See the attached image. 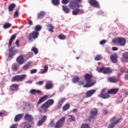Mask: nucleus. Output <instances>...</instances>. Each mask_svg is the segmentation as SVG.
<instances>
[{
  "label": "nucleus",
  "instance_id": "f257e3e1",
  "mask_svg": "<svg viewBox=\"0 0 128 128\" xmlns=\"http://www.w3.org/2000/svg\"><path fill=\"white\" fill-rule=\"evenodd\" d=\"M84 76L86 84L84 86V88H90V86H94L96 83V81L92 80V73L86 74Z\"/></svg>",
  "mask_w": 128,
  "mask_h": 128
},
{
  "label": "nucleus",
  "instance_id": "f03ea898",
  "mask_svg": "<svg viewBox=\"0 0 128 128\" xmlns=\"http://www.w3.org/2000/svg\"><path fill=\"white\" fill-rule=\"evenodd\" d=\"M40 36V32L37 31H33L32 32H30L27 36V38L29 42H33L34 40H36Z\"/></svg>",
  "mask_w": 128,
  "mask_h": 128
},
{
  "label": "nucleus",
  "instance_id": "7ed1b4c3",
  "mask_svg": "<svg viewBox=\"0 0 128 128\" xmlns=\"http://www.w3.org/2000/svg\"><path fill=\"white\" fill-rule=\"evenodd\" d=\"M112 42L114 44H118L120 46H126V38L122 37H119L114 38L112 40Z\"/></svg>",
  "mask_w": 128,
  "mask_h": 128
},
{
  "label": "nucleus",
  "instance_id": "20e7f679",
  "mask_svg": "<svg viewBox=\"0 0 128 128\" xmlns=\"http://www.w3.org/2000/svg\"><path fill=\"white\" fill-rule=\"evenodd\" d=\"M26 78V74L16 75L13 76L11 82H24Z\"/></svg>",
  "mask_w": 128,
  "mask_h": 128
},
{
  "label": "nucleus",
  "instance_id": "39448f33",
  "mask_svg": "<svg viewBox=\"0 0 128 128\" xmlns=\"http://www.w3.org/2000/svg\"><path fill=\"white\" fill-rule=\"evenodd\" d=\"M98 72H102V74H110L114 70L112 69V68H110L108 67L102 66L99 69H98Z\"/></svg>",
  "mask_w": 128,
  "mask_h": 128
},
{
  "label": "nucleus",
  "instance_id": "423d86ee",
  "mask_svg": "<svg viewBox=\"0 0 128 128\" xmlns=\"http://www.w3.org/2000/svg\"><path fill=\"white\" fill-rule=\"evenodd\" d=\"M64 122H66V118L62 117L60 120L58 121L55 124V128H62L64 124Z\"/></svg>",
  "mask_w": 128,
  "mask_h": 128
},
{
  "label": "nucleus",
  "instance_id": "0eeeda50",
  "mask_svg": "<svg viewBox=\"0 0 128 128\" xmlns=\"http://www.w3.org/2000/svg\"><path fill=\"white\" fill-rule=\"evenodd\" d=\"M14 46H12L9 49V53L8 54V58H12L14 56L15 54H16V53L18 52V50H15Z\"/></svg>",
  "mask_w": 128,
  "mask_h": 128
},
{
  "label": "nucleus",
  "instance_id": "6e6552de",
  "mask_svg": "<svg viewBox=\"0 0 128 128\" xmlns=\"http://www.w3.org/2000/svg\"><path fill=\"white\" fill-rule=\"evenodd\" d=\"M98 114V110H93L90 112V116L88 117V120L92 122L96 118V116Z\"/></svg>",
  "mask_w": 128,
  "mask_h": 128
},
{
  "label": "nucleus",
  "instance_id": "1a4fd4ad",
  "mask_svg": "<svg viewBox=\"0 0 128 128\" xmlns=\"http://www.w3.org/2000/svg\"><path fill=\"white\" fill-rule=\"evenodd\" d=\"M69 8L71 10H74L75 8H79L80 6V4H78L75 1H71L69 4H68Z\"/></svg>",
  "mask_w": 128,
  "mask_h": 128
},
{
  "label": "nucleus",
  "instance_id": "9d476101",
  "mask_svg": "<svg viewBox=\"0 0 128 128\" xmlns=\"http://www.w3.org/2000/svg\"><path fill=\"white\" fill-rule=\"evenodd\" d=\"M89 4L90 6L96 8H100V3L96 0H89Z\"/></svg>",
  "mask_w": 128,
  "mask_h": 128
},
{
  "label": "nucleus",
  "instance_id": "9b49d317",
  "mask_svg": "<svg viewBox=\"0 0 128 128\" xmlns=\"http://www.w3.org/2000/svg\"><path fill=\"white\" fill-rule=\"evenodd\" d=\"M122 120V118H119L114 121V122H112L109 126H108V128H114Z\"/></svg>",
  "mask_w": 128,
  "mask_h": 128
},
{
  "label": "nucleus",
  "instance_id": "f8f14e48",
  "mask_svg": "<svg viewBox=\"0 0 128 128\" xmlns=\"http://www.w3.org/2000/svg\"><path fill=\"white\" fill-rule=\"evenodd\" d=\"M24 119L27 122H32L34 120V116H32L30 114H26L24 116Z\"/></svg>",
  "mask_w": 128,
  "mask_h": 128
},
{
  "label": "nucleus",
  "instance_id": "ddd939ff",
  "mask_svg": "<svg viewBox=\"0 0 128 128\" xmlns=\"http://www.w3.org/2000/svg\"><path fill=\"white\" fill-rule=\"evenodd\" d=\"M16 62H18L19 64H24V58L22 56H20L17 58Z\"/></svg>",
  "mask_w": 128,
  "mask_h": 128
},
{
  "label": "nucleus",
  "instance_id": "4468645a",
  "mask_svg": "<svg viewBox=\"0 0 128 128\" xmlns=\"http://www.w3.org/2000/svg\"><path fill=\"white\" fill-rule=\"evenodd\" d=\"M98 98H104V100H106V98H110V95H109L108 93H100L99 94H98Z\"/></svg>",
  "mask_w": 128,
  "mask_h": 128
},
{
  "label": "nucleus",
  "instance_id": "2eb2a0df",
  "mask_svg": "<svg viewBox=\"0 0 128 128\" xmlns=\"http://www.w3.org/2000/svg\"><path fill=\"white\" fill-rule=\"evenodd\" d=\"M46 118H48V116L46 115L44 116L42 119L38 122V126H42L44 122L46 120Z\"/></svg>",
  "mask_w": 128,
  "mask_h": 128
},
{
  "label": "nucleus",
  "instance_id": "dca6fc26",
  "mask_svg": "<svg viewBox=\"0 0 128 128\" xmlns=\"http://www.w3.org/2000/svg\"><path fill=\"white\" fill-rule=\"evenodd\" d=\"M48 96L44 95V96L41 97L37 102V104H40L44 102H46L48 100Z\"/></svg>",
  "mask_w": 128,
  "mask_h": 128
},
{
  "label": "nucleus",
  "instance_id": "f3484780",
  "mask_svg": "<svg viewBox=\"0 0 128 128\" xmlns=\"http://www.w3.org/2000/svg\"><path fill=\"white\" fill-rule=\"evenodd\" d=\"M48 96L44 95V96L41 97L37 102V104H40L44 102H46L48 100Z\"/></svg>",
  "mask_w": 128,
  "mask_h": 128
},
{
  "label": "nucleus",
  "instance_id": "a211bd4d",
  "mask_svg": "<svg viewBox=\"0 0 128 128\" xmlns=\"http://www.w3.org/2000/svg\"><path fill=\"white\" fill-rule=\"evenodd\" d=\"M48 96L44 95V96L41 97L37 102V104H40L44 102H46L48 100Z\"/></svg>",
  "mask_w": 128,
  "mask_h": 128
},
{
  "label": "nucleus",
  "instance_id": "6ab92c4d",
  "mask_svg": "<svg viewBox=\"0 0 128 128\" xmlns=\"http://www.w3.org/2000/svg\"><path fill=\"white\" fill-rule=\"evenodd\" d=\"M64 102H66V98H60V100L58 101V104L57 106L58 108H61Z\"/></svg>",
  "mask_w": 128,
  "mask_h": 128
},
{
  "label": "nucleus",
  "instance_id": "aec40b11",
  "mask_svg": "<svg viewBox=\"0 0 128 128\" xmlns=\"http://www.w3.org/2000/svg\"><path fill=\"white\" fill-rule=\"evenodd\" d=\"M119 90L120 89H118V88H112L108 90L107 92L109 94H116Z\"/></svg>",
  "mask_w": 128,
  "mask_h": 128
},
{
  "label": "nucleus",
  "instance_id": "412c9836",
  "mask_svg": "<svg viewBox=\"0 0 128 128\" xmlns=\"http://www.w3.org/2000/svg\"><path fill=\"white\" fill-rule=\"evenodd\" d=\"M109 82H112L113 84H116L118 82V78L114 76H109L107 78Z\"/></svg>",
  "mask_w": 128,
  "mask_h": 128
},
{
  "label": "nucleus",
  "instance_id": "4be33fe9",
  "mask_svg": "<svg viewBox=\"0 0 128 128\" xmlns=\"http://www.w3.org/2000/svg\"><path fill=\"white\" fill-rule=\"evenodd\" d=\"M96 90L93 89V90H90L86 92V96L87 98H90L92 94H96Z\"/></svg>",
  "mask_w": 128,
  "mask_h": 128
},
{
  "label": "nucleus",
  "instance_id": "5701e85b",
  "mask_svg": "<svg viewBox=\"0 0 128 128\" xmlns=\"http://www.w3.org/2000/svg\"><path fill=\"white\" fill-rule=\"evenodd\" d=\"M16 37V34H14L11 36L8 42V48H10V46H12V42L14 40Z\"/></svg>",
  "mask_w": 128,
  "mask_h": 128
},
{
  "label": "nucleus",
  "instance_id": "b1692460",
  "mask_svg": "<svg viewBox=\"0 0 128 128\" xmlns=\"http://www.w3.org/2000/svg\"><path fill=\"white\" fill-rule=\"evenodd\" d=\"M22 116H24V115L22 114H17L14 119V120L16 122H20L22 118Z\"/></svg>",
  "mask_w": 128,
  "mask_h": 128
},
{
  "label": "nucleus",
  "instance_id": "393cba45",
  "mask_svg": "<svg viewBox=\"0 0 128 128\" xmlns=\"http://www.w3.org/2000/svg\"><path fill=\"white\" fill-rule=\"evenodd\" d=\"M46 26H47L48 30L51 32H54V26H52V24H48L46 25Z\"/></svg>",
  "mask_w": 128,
  "mask_h": 128
},
{
  "label": "nucleus",
  "instance_id": "a878e982",
  "mask_svg": "<svg viewBox=\"0 0 128 128\" xmlns=\"http://www.w3.org/2000/svg\"><path fill=\"white\" fill-rule=\"evenodd\" d=\"M62 10L65 14H70V9L66 6H62Z\"/></svg>",
  "mask_w": 128,
  "mask_h": 128
},
{
  "label": "nucleus",
  "instance_id": "bb28decb",
  "mask_svg": "<svg viewBox=\"0 0 128 128\" xmlns=\"http://www.w3.org/2000/svg\"><path fill=\"white\" fill-rule=\"evenodd\" d=\"M16 6V5L14 4H11L8 6V10L9 12H12L14 8Z\"/></svg>",
  "mask_w": 128,
  "mask_h": 128
},
{
  "label": "nucleus",
  "instance_id": "cd10ccee",
  "mask_svg": "<svg viewBox=\"0 0 128 128\" xmlns=\"http://www.w3.org/2000/svg\"><path fill=\"white\" fill-rule=\"evenodd\" d=\"M113 64H116L118 62V56L116 55H112L110 56Z\"/></svg>",
  "mask_w": 128,
  "mask_h": 128
},
{
  "label": "nucleus",
  "instance_id": "c85d7f7f",
  "mask_svg": "<svg viewBox=\"0 0 128 128\" xmlns=\"http://www.w3.org/2000/svg\"><path fill=\"white\" fill-rule=\"evenodd\" d=\"M50 106L46 104V102H45L44 104H42L40 106V108L43 110L44 112H46L48 110V108Z\"/></svg>",
  "mask_w": 128,
  "mask_h": 128
},
{
  "label": "nucleus",
  "instance_id": "c756f323",
  "mask_svg": "<svg viewBox=\"0 0 128 128\" xmlns=\"http://www.w3.org/2000/svg\"><path fill=\"white\" fill-rule=\"evenodd\" d=\"M44 16H46V12L44 11H42L38 14V20H42V17Z\"/></svg>",
  "mask_w": 128,
  "mask_h": 128
},
{
  "label": "nucleus",
  "instance_id": "7c9ffc66",
  "mask_svg": "<svg viewBox=\"0 0 128 128\" xmlns=\"http://www.w3.org/2000/svg\"><path fill=\"white\" fill-rule=\"evenodd\" d=\"M31 94L34 95L36 94H42V91L40 90H36L34 89H32L30 90Z\"/></svg>",
  "mask_w": 128,
  "mask_h": 128
},
{
  "label": "nucleus",
  "instance_id": "2f4dec72",
  "mask_svg": "<svg viewBox=\"0 0 128 128\" xmlns=\"http://www.w3.org/2000/svg\"><path fill=\"white\" fill-rule=\"evenodd\" d=\"M46 103L48 104V106H52L54 104V100L52 99H50L48 100Z\"/></svg>",
  "mask_w": 128,
  "mask_h": 128
},
{
  "label": "nucleus",
  "instance_id": "473e14b6",
  "mask_svg": "<svg viewBox=\"0 0 128 128\" xmlns=\"http://www.w3.org/2000/svg\"><path fill=\"white\" fill-rule=\"evenodd\" d=\"M80 80V77L78 76H74V77L72 78V82L74 84H76V82H78Z\"/></svg>",
  "mask_w": 128,
  "mask_h": 128
},
{
  "label": "nucleus",
  "instance_id": "72a5a7b5",
  "mask_svg": "<svg viewBox=\"0 0 128 128\" xmlns=\"http://www.w3.org/2000/svg\"><path fill=\"white\" fill-rule=\"evenodd\" d=\"M122 58L123 62H126V60H128V52L123 53L122 54Z\"/></svg>",
  "mask_w": 128,
  "mask_h": 128
},
{
  "label": "nucleus",
  "instance_id": "f704fd0d",
  "mask_svg": "<svg viewBox=\"0 0 128 128\" xmlns=\"http://www.w3.org/2000/svg\"><path fill=\"white\" fill-rule=\"evenodd\" d=\"M18 67L19 66L16 64V63H14L12 64V68L14 70H18Z\"/></svg>",
  "mask_w": 128,
  "mask_h": 128
},
{
  "label": "nucleus",
  "instance_id": "c9c22d12",
  "mask_svg": "<svg viewBox=\"0 0 128 128\" xmlns=\"http://www.w3.org/2000/svg\"><path fill=\"white\" fill-rule=\"evenodd\" d=\"M42 27L40 25H36L34 28V32H40L42 30Z\"/></svg>",
  "mask_w": 128,
  "mask_h": 128
},
{
  "label": "nucleus",
  "instance_id": "e433bc0d",
  "mask_svg": "<svg viewBox=\"0 0 128 128\" xmlns=\"http://www.w3.org/2000/svg\"><path fill=\"white\" fill-rule=\"evenodd\" d=\"M80 12V8H77L74 10H73L72 12V14L74 16H76L77 14H78Z\"/></svg>",
  "mask_w": 128,
  "mask_h": 128
},
{
  "label": "nucleus",
  "instance_id": "4c0bfd02",
  "mask_svg": "<svg viewBox=\"0 0 128 128\" xmlns=\"http://www.w3.org/2000/svg\"><path fill=\"white\" fill-rule=\"evenodd\" d=\"M80 128H90V126L88 123H84L81 125Z\"/></svg>",
  "mask_w": 128,
  "mask_h": 128
},
{
  "label": "nucleus",
  "instance_id": "58836bf2",
  "mask_svg": "<svg viewBox=\"0 0 128 128\" xmlns=\"http://www.w3.org/2000/svg\"><path fill=\"white\" fill-rule=\"evenodd\" d=\"M70 108V105L68 104H66L62 107V110L64 111L68 110Z\"/></svg>",
  "mask_w": 128,
  "mask_h": 128
},
{
  "label": "nucleus",
  "instance_id": "ea45409f",
  "mask_svg": "<svg viewBox=\"0 0 128 128\" xmlns=\"http://www.w3.org/2000/svg\"><path fill=\"white\" fill-rule=\"evenodd\" d=\"M45 88L46 90H50V88H52V84L49 83V84H46L45 85Z\"/></svg>",
  "mask_w": 128,
  "mask_h": 128
},
{
  "label": "nucleus",
  "instance_id": "a19ab883",
  "mask_svg": "<svg viewBox=\"0 0 128 128\" xmlns=\"http://www.w3.org/2000/svg\"><path fill=\"white\" fill-rule=\"evenodd\" d=\"M31 50L34 52V54H38V49L36 48L32 47Z\"/></svg>",
  "mask_w": 128,
  "mask_h": 128
},
{
  "label": "nucleus",
  "instance_id": "79ce46f5",
  "mask_svg": "<svg viewBox=\"0 0 128 128\" xmlns=\"http://www.w3.org/2000/svg\"><path fill=\"white\" fill-rule=\"evenodd\" d=\"M69 116L70 117L68 120V122H74V120H76V118H74V116L72 115H70Z\"/></svg>",
  "mask_w": 128,
  "mask_h": 128
},
{
  "label": "nucleus",
  "instance_id": "37998d69",
  "mask_svg": "<svg viewBox=\"0 0 128 128\" xmlns=\"http://www.w3.org/2000/svg\"><path fill=\"white\" fill-rule=\"evenodd\" d=\"M10 26H12V24L8 22L4 25L3 28H10Z\"/></svg>",
  "mask_w": 128,
  "mask_h": 128
},
{
  "label": "nucleus",
  "instance_id": "c03bdc74",
  "mask_svg": "<svg viewBox=\"0 0 128 128\" xmlns=\"http://www.w3.org/2000/svg\"><path fill=\"white\" fill-rule=\"evenodd\" d=\"M48 66L46 65L44 66V70L40 72L41 74H46V72H48Z\"/></svg>",
  "mask_w": 128,
  "mask_h": 128
},
{
  "label": "nucleus",
  "instance_id": "a18cd8bd",
  "mask_svg": "<svg viewBox=\"0 0 128 128\" xmlns=\"http://www.w3.org/2000/svg\"><path fill=\"white\" fill-rule=\"evenodd\" d=\"M52 2L54 6H58L60 4V0H52Z\"/></svg>",
  "mask_w": 128,
  "mask_h": 128
},
{
  "label": "nucleus",
  "instance_id": "49530a36",
  "mask_svg": "<svg viewBox=\"0 0 128 128\" xmlns=\"http://www.w3.org/2000/svg\"><path fill=\"white\" fill-rule=\"evenodd\" d=\"M66 36L64 34H60L58 36V38H60V40H66Z\"/></svg>",
  "mask_w": 128,
  "mask_h": 128
},
{
  "label": "nucleus",
  "instance_id": "de8ad7c7",
  "mask_svg": "<svg viewBox=\"0 0 128 128\" xmlns=\"http://www.w3.org/2000/svg\"><path fill=\"white\" fill-rule=\"evenodd\" d=\"M94 60H102V56L98 54L94 58Z\"/></svg>",
  "mask_w": 128,
  "mask_h": 128
},
{
  "label": "nucleus",
  "instance_id": "09e8293b",
  "mask_svg": "<svg viewBox=\"0 0 128 128\" xmlns=\"http://www.w3.org/2000/svg\"><path fill=\"white\" fill-rule=\"evenodd\" d=\"M14 18H18V9L16 11L14 12Z\"/></svg>",
  "mask_w": 128,
  "mask_h": 128
},
{
  "label": "nucleus",
  "instance_id": "8fccbe9b",
  "mask_svg": "<svg viewBox=\"0 0 128 128\" xmlns=\"http://www.w3.org/2000/svg\"><path fill=\"white\" fill-rule=\"evenodd\" d=\"M62 2L63 4H68L70 2V0H62Z\"/></svg>",
  "mask_w": 128,
  "mask_h": 128
},
{
  "label": "nucleus",
  "instance_id": "3c124183",
  "mask_svg": "<svg viewBox=\"0 0 128 128\" xmlns=\"http://www.w3.org/2000/svg\"><path fill=\"white\" fill-rule=\"evenodd\" d=\"M106 42H107L106 40H103L100 42V44L102 46H104V44H106Z\"/></svg>",
  "mask_w": 128,
  "mask_h": 128
},
{
  "label": "nucleus",
  "instance_id": "603ef678",
  "mask_svg": "<svg viewBox=\"0 0 128 128\" xmlns=\"http://www.w3.org/2000/svg\"><path fill=\"white\" fill-rule=\"evenodd\" d=\"M49 126H50L51 128H54V120H52L50 123Z\"/></svg>",
  "mask_w": 128,
  "mask_h": 128
},
{
  "label": "nucleus",
  "instance_id": "864d4df0",
  "mask_svg": "<svg viewBox=\"0 0 128 128\" xmlns=\"http://www.w3.org/2000/svg\"><path fill=\"white\" fill-rule=\"evenodd\" d=\"M84 84V80H80V81H79L78 83V86H82Z\"/></svg>",
  "mask_w": 128,
  "mask_h": 128
},
{
  "label": "nucleus",
  "instance_id": "5fc2aeb1",
  "mask_svg": "<svg viewBox=\"0 0 128 128\" xmlns=\"http://www.w3.org/2000/svg\"><path fill=\"white\" fill-rule=\"evenodd\" d=\"M38 72V70L36 69H32L30 70V74H36Z\"/></svg>",
  "mask_w": 128,
  "mask_h": 128
},
{
  "label": "nucleus",
  "instance_id": "6e6d98bb",
  "mask_svg": "<svg viewBox=\"0 0 128 128\" xmlns=\"http://www.w3.org/2000/svg\"><path fill=\"white\" fill-rule=\"evenodd\" d=\"M12 88H18V84H12L11 85Z\"/></svg>",
  "mask_w": 128,
  "mask_h": 128
},
{
  "label": "nucleus",
  "instance_id": "4d7b16f0",
  "mask_svg": "<svg viewBox=\"0 0 128 128\" xmlns=\"http://www.w3.org/2000/svg\"><path fill=\"white\" fill-rule=\"evenodd\" d=\"M28 68H30V65H28V64H26V65L23 66V68L24 70H28Z\"/></svg>",
  "mask_w": 128,
  "mask_h": 128
},
{
  "label": "nucleus",
  "instance_id": "13d9d810",
  "mask_svg": "<svg viewBox=\"0 0 128 128\" xmlns=\"http://www.w3.org/2000/svg\"><path fill=\"white\" fill-rule=\"evenodd\" d=\"M32 128V126H30V124H26L24 126V128Z\"/></svg>",
  "mask_w": 128,
  "mask_h": 128
},
{
  "label": "nucleus",
  "instance_id": "bf43d9fd",
  "mask_svg": "<svg viewBox=\"0 0 128 128\" xmlns=\"http://www.w3.org/2000/svg\"><path fill=\"white\" fill-rule=\"evenodd\" d=\"M44 84V82L42 81H38L36 82V84H38L39 86H42Z\"/></svg>",
  "mask_w": 128,
  "mask_h": 128
},
{
  "label": "nucleus",
  "instance_id": "052dcab7",
  "mask_svg": "<svg viewBox=\"0 0 128 128\" xmlns=\"http://www.w3.org/2000/svg\"><path fill=\"white\" fill-rule=\"evenodd\" d=\"M84 14V10L79 8V14Z\"/></svg>",
  "mask_w": 128,
  "mask_h": 128
},
{
  "label": "nucleus",
  "instance_id": "680f3d73",
  "mask_svg": "<svg viewBox=\"0 0 128 128\" xmlns=\"http://www.w3.org/2000/svg\"><path fill=\"white\" fill-rule=\"evenodd\" d=\"M116 120V117L114 116L110 120V122H114Z\"/></svg>",
  "mask_w": 128,
  "mask_h": 128
},
{
  "label": "nucleus",
  "instance_id": "e2e57ef3",
  "mask_svg": "<svg viewBox=\"0 0 128 128\" xmlns=\"http://www.w3.org/2000/svg\"><path fill=\"white\" fill-rule=\"evenodd\" d=\"M102 112L105 114H108V111L106 109H104Z\"/></svg>",
  "mask_w": 128,
  "mask_h": 128
},
{
  "label": "nucleus",
  "instance_id": "0e129e2a",
  "mask_svg": "<svg viewBox=\"0 0 128 128\" xmlns=\"http://www.w3.org/2000/svg\"><path fill=\"white\" fill-rule=\"evenodd\" d=\"M74 0L78 4H82V0Z\"/></svg>",
  "mask_w": 128,
  "mask_h": 128
},
{
  "label": "nucleus",
  "instance_id": "69168bd1",
  "mask_svg": "<svg viewBox=\"0 0 128 128\" xmlns=\"http://www.w3.org/2000/svg\"><path fill=\"white\" fill-rule=\"evenodd\" d=\"M106 88H104L102 90V91L100 94H104L106 92Z\"/></svg>",
  "mask_w": 128,
  "mask_h": 128
},
{
  "label": "nucleus",
  "instance_id": "338daca9",
  "mask_svg": "<svg viewBox=\"0 0 128 128\" xmlns=\"http://www.w3.org/2000/svg\"><path fill=\"white\" fill-rule=\"evenodd\" d=\"M112 50L116 51V50H118V48L117 47L114 46L112 48Z\"/></svg>",
  "mask_w": 128,
  "mask_h": 128
},
{
  "label": "nucleus",
  "instance_id": "774afa93",
  "mask_svg": "<svg viewBox=\"0 0 128 128\" xmlns=\"http://www.w3.org/2000/svg\"><path fill=\"white\" fill-rule=\"evenodd\" d=\"M28 24H30V26H32V20H28Z\"/></svg>",
  "mask_w": 128,
  "mask_h": 128
}]
</instances>
